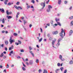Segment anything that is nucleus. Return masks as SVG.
Wrapping results in <instances>:
<instances>
[{"instance_id":"nucleus-33","label":"nucleus","mask_w":73,"mask_h":73,"mask_svg":"<svg viewBox=\"0 0 73 73\" xmlns=\"http://www.w3.org/2000/svg\"><path fill=\"white\" fill-rule=\"evenodd\" d=\"M14 7L15 8L17 9H18V7H17L16 5H14Z\"/></svg>"},{"instance_id":"nucleus-54","label":"nucleus","mask_w":73,"mask_h":73,"mask_svg":"<svg viewBox=\"0 0 73 73\" xmlns=\"http://www.w3.org/2000/svg\"><path fill=\"white\" fill-rule=\"evenodd\" d=\"M67 72V70H66L64 72V73H66Z\"/></svg>"},{"instance_id":"nucleus-15","label":"nucleus","mask_w":73,"mask_h":73,"mask_svg":"<svg viewBox=\"0 0 73 73\" xmlns=\"http://www.w3.org/2000/svg\"><path fill=\"white\" fill-rule=\"evenodd\" d=\"M43 73H48V72H47V71L46 70H44ZM50 73H52V72H51Z\"/></svg>"},{"instance_id":"nucleus-14","label":"nucleus","mask_w":73,"mask_h":73,"mask_svg":"<svg viewBox=\"0 0 73 73\" xmlns=\"http://www.w3.org/2000/svg\"><path fill=\"white\" fill-rule=\"evenodd\" d=\"M4 47V44H0V48H3Z\"/></svg>"},{"instance_id":"nucleus-48","label":"nucleus","mask_w":73,"mask_h":73,"mask_svg":"<svg viewBox=\"0 0 73 73\" xmlns=\"http://www.w3.org/2000/svg\"><path fill=\"white\" fill-rule=\"evenodd\" d=\"M38 72L39 73H41V72H42V70H38Z\"/></svg>"},{"instance_id":"nucleus-28","label":"nucleus","mask_w":73,"mask_h":73,"mask_svg":"<svg viewBox=\"0 0 73 73\" xmlns=\"http://www.w3.org/2000/svg\"><path fill=\"white\" fill-rule=\"evenodd\" d=\"M63 69H64V67H61L60 68V70H61L62 72V70H63Z\"/></svg>"},{"instance_id":"nucleus-7","label":"nucleus","mask_w":73,"mask_h":73,"mask_svg":"<svg viewBox=\"0 0 73 73\" xmlns=\"http://www.w3.org/2000/svg\"><path fill=\"white\" fill-rule=\"evenodd\" d=\"M14 47H13V45H12L11 47H9V50H11L12 49H13Z\"/></svg>"},{"instance_id":"nucleus-8","label":"nucleus","mask_w":73,"mask_h":73,"mask_svg":"<svg viewBox=\"0 0 73 73\" xmlns=\"http://www.w3.org/2000/svg\"><path fill=\"white\" fill-rule=\"evenodd\" d=\"M53 35H57L58 33V31H54L52 32Z\"/></svg>"},{"instance_id":"nucleus-16","label":"nucleus","mask_w":73,"mask_h":73,"mask_svg":"<svg viewBox=\"0 0 73 73\" xmlns=\"http://www.w3.org/2000/svg\"><path fill=\"white\" fill-rule=\"evenodd\" d=\"M29 48L30 50H32L33 49V48H32L31 46H29Z\"/></svg>"},{"instance_id":"nucleus-35","label":"nucleus","mask_w":73,"mask_h":73,"mask_svg":"<svg viewBox=\"0 0 73 73\" xmlns=\"http://www.w3.org/2000/svg\"><path fill=\"white\" fill-rule=\"evenodd\" d=\"M22 64H23V65L24 67L25 68H26V67H27V66H26L25 64H24V63L23 62H22Z\"/></svg>"},{"instance_id":"nucleus-13","label":"nucleus","mask_w":73,"mask_h":73,"mask_svg":"<svg viewBox=\"0 0 73 73\" xmlns=\"http://www.w3.org/2000/svg\"><path fill=\"white\" fill-rule=\"evenodd\" d=\"M8 1V0H5L4 1V4H5V5H7V2Z\"/></svg>"},{"instance_id":"nucleus-1","label":"nucleus","mask_w":73,"mask_h":73,"mask_svg":"<svg viewBox=\"0 0 73 73\" xmlns=\"http://www.w3.org/2000/svg\"><path fill=\"white\" fill-rule=\"evenodd\" d=\"M64 33V36H65V31H64V30L63 29H61V32L59 34L60 36L61 37V40H62V39L64 38V35L62 34L63 33Z\"/></svg>"},{"instance_id":"nucleus-21","label":"nucleus","mask_w":73,"mask_h":73,"mask_svg":"<svg viewBox=\"0 0 73 73\" xmlns=\"http://www.w3.org/2000/svg\"><path fill=\"white\" fill-rule=\"evenodd\" d=\"M7 17L8 19H11L12 18V16H7Z\"/></svg>"},{"instance_id":"nucleus-63","label":"nucleus","mask_w":73,"mask_h":73,"mask_svg":"<svg viewBox=\"0 0 73 73\" xmlns=\"http://www.w3.org/2000/svg\"><path fill=\"white\" fill-rule=\"evenodd\" d=\"M0 68H1V69L3 68V66L0 65Z\"/></svg>"},{"instance_id":"nucleus-3","label":"nucleus","mask_w":73,"mask_h":73,"mask_svg":"<svg viewBox=\"0 0 73 73\" xmlns=\"http://www.w3.org/2000/svg\"><path fill=\"white\" fill-rule=\"evenodd\" d=\"M48 9H47V12H49V11H50V9L52 8V6L50 5H48Z\"/></svg>"},{"instance_id":"nucleus-10","label":"nucleus","mask_w":73,"mask_h":73,"mask_svg":"<svg viewBox=\"0 0 73 73\" xmlns=\"http://www.w3.org/2000/svg\"><path fill=\"white\" fill-rule=\"evenodd\" d=\"M33 61L32 60H31L29 61V63L30 65H32L33 64Z\"/></svg>"},{"instance_id":"nucleus-57","label":"nucleus","mask_w":73,"mask_h":73,"mask_svg":"<svg viewBox=\"0 0 73 73\" xmlns=\"http://www.w3.org/2000/svg\"><path fill=\"white\" fill-rule=\"evenodd\" d=\"M49 40H52V38L51 37H50L49 38Z\"/></svg>"},{"instance_id":"nucleus-4","label":"nucleus","mask_w":73,"mask_h":73,"mask_svg":"<svg viewBox=\"0 0 73 73\" xmlns=\"http://www.w3.org/2000/svg\"><path fill=\"white\" fill-rule=\"evenodd\" d=\"M41 5H42V6H43L42 8V9H43L45 6V3L44 2V3H41Z\"/></svg>"},{"instance_id":"nucleus-49","label":"nucleus","mask_w":73,"mask_h":73,"mask_svg":"<svg viewBox=\"0 0 73 73\" xmlns=\"http://www.w3.org/2000/svg\"><path fill=\"white\" fill-rule=\"evenodd\" d=\"M50 23L51 24H53V21H51Z\"/></svg>"},{"instance_id":"nucleus-55","label":"nucleus","mask_w":73,"mask_h":73,"mask_svg":"<svg viewBox=\"0 0 73 73\" xmlns=\"http://www.w3.org/2000/svg\"><path fill=\"white\" fill-rule=\"evenodd\" d=\"M8 13V15H11V14L12 13V12H9Z\"/></svg>"},{"instance_id":"nucleus-41","label":"nucleus","mask_w":73,"mask_h":73,"mask_svg":"<svg viewBox=\"0 0 73 73\" xmlns=\"http://www.w3.org/2000/svg\"><path fill=\"white\" fill-rule=\"evenodd\" d=\"M31 7V6L29 5H28L27 7V9H28L29 8Z\"/></svg>"},{"instance_id":"nucleus-37","label":"nucleus","mask_w":73,"mask_h":73,"mask_svg":"<svg viewBox=\"0 0 73 73\" xmlns=\"http://www.w3.org/2000/svg\"><path fill=\"white\" fill-rule=\"evenodd\" d=\"M2 21L3 24H4V23H5V21L4 20V19H3Z\"/></svg>"},{"instance_id":"nucleus-36","label":"nucleus","mask_w":73,"mask_h":73,"mask_svg":"<svg viewBox=\"0 0 73 73\" xmlns=\"http://www.w3.org/2000/svg\"><path fill=\"white\" fill-rule=\"evenodd\" d=\"M22 70L23 71H25V67H22Z\"/></svg>"},{"instance_id":"nucleus-18","label":"nucleus","mask_w":73,"mask_h":73,"mask_svg":"<svg viewBox=\"0 0 73 73\" xmlns=\"http://www.w3.org/2000/svg\"><path fill=\"white\" fill-rule=\"evenodd\" d=\"M55 20L56 22L57 23H58V21H60V19H56Z\"/></svg>"},{"instance_id":"nucleus-31","label":"nucleus","mask_w":73,"mask_h":73,"mask_svg":"<svg viewBox=\"0 0 73 73\" xmlns=\"http://www.w3.org/2000/svg\"><path fill=\"white\" fill-rule=\"evenodd\" d=\"M70 25L71 26H72L73 25V21H72L71 22Z\"/></svg>"},{"instance_id":"nucleus-23","label":"nucleus","mask_w":73,"mask_h":73,"mask_svg":"<svg viewBox=\"0 0 73 73\" xmlns=\"http://www.w3.org/2000/svg\"><path fill=\"white\" fill-rule=\"evenodd\" d=\"M13 35L15 36H17V34L15 33H14L13 34Z\"/></svg>"},{"instance_id":"nucleus-62","label":"nucleus","mask_w":73,"mask_h":73,"mask_svg":"<svg viewBox=\"0 0 73 73\" xmlns=\"http://www.w3.org/2000/svg\"><path fill=\"white\" fill-rule=\"evenodd\" d=\"M69 19H73V16H72L69 17Z\"/></svg>"},{"instance_id":"nucleus-50","label":"nucleus","mask_w":73,"mask_h":73,"mask_svg":"<svg viewBox=\"0 0 73 73\" xmlns=\"http://www.w3.org/2000/svg\"><path fill=\"white\" fill-rule=\"evenodd\" d=\"M16 4L17 5H19V2H17V3H16Z\"/></svg>"},{"instance_id":"nucleus-24","label":"nucleus","mask_w":73,"mask_h":73,"mask_svg":"<svg viewBox=\"0 0 73 73\" xmlns=\"http://www.w3.org/2000/svg\"><path fill=\"white\" fill-rule=\"evenodd\" d=\"M0 11L2 12H3V13H4V9H1V11Z\"/></svg>"},{"instance_id":"nucleus-40","label":"nucleus","mask_w":73,"mask_h":73,"mask_svg":"<svg viewBox=\"0 0 73 73\" xmlns=\"http://www.w3.org/2000/svg\"><path fill=\"white\" fill-rule=\"evenodd\" d=\"M6 68H7V69H8V68H9V65L8 64H7V65L6 67Z\"/></svg>"},{"instance_id":"nucleus-42","label":"nucleus","mask_w":73,"mask_h":73,"mask_svg":"<svg viewBox=\"0 0 73 73\" xmlns=\"http://www.w3.org/2000/svg\"><path fill=\"white\" fill-rule=\"evenodd\" d=\"M31 1L32 3H33V4H35V1H34V0H32Z\"/></svg>"},{"instance_id":"nucleus-45","label":"nucleus","mask_w":73,"mask_h":73,"mask_svg":"<svg viewBox=\"0 0 73 73\" xmlns=\"http://www.w3.org/2000/svg\"><path fill=\"white\" fill-rule=\"evenodd\" d=\"M6 58H7V57L6 56H3V59H5Z\"/></svg>"},{"instance_id":"nucleus-6","label":"nucleus","mask_w":73,"mask_h":73,"mask_svg":"<svg viewBox=\"0 0 73 73\" xmlns=\"http://www.w3.org/2000/svg\"><path fill=\"white\" fill-rule=\"evenodd\" d=\"M29 53L32 55L33 57H34L35 55H34V54L33 53V52L31 50H29Z\"/></svg>"},{"instance_id":"nucleus-44","label":"nucleus","mask_w":73,"mask_h":73,"mask_svg":"<svg viewBox=\"0 0 73 73\" xmlns=\"http://www.w3.org/2000/svg\"><path fill=\"white\" fill-rule=\"evenodd\" d=\"M22 9V8L21 7H18V9Z\"/></svg>"},{"instance_id":"nucleus-46","label":"nucleus","mask_w":73,"mask_h":73,"mask_svg":"<svg viewBox=\"0 0 73 73\" xmlns=\"http://www.w3.org/2000/svg\"><path fill=\"white\" fill-rule=\"evenodd\" d=\"M5 50H6V51H7L8 49H7V47H5Z\"/></svg>"},{"instance_id":"nucleus-43","label":"nucleus","mask_w":73,"mask_h":73,"mask_svg":"<svg viewBox=\"0 0 73 73\" xmlns=\"http://www.w3.org/2000/svg\"><path fill=\"white\" fill-rule=\"evenodd\" d=\"M9 13V12H8V10H7L6 11V13H7V15H8Z\"/></svg>"},{"instance_id":"nucleus-22","label":"nucleus","mask_w":73,"mask_h":73,"mask_svg":"<svg viewBox=\"0 0 73 73\" xmlns=\"http://www.w3.org/2000/svg\"><path fill=\"white\" fill-rule=\"evenodd\" d=\"M5 44L6 45H8V41H5Z\"/></svg>"},{"instance_id":"nucleus-27","label":"nucleus","mask_w":73,"mask_h":73,"mask_svg":"<svg viewBox=\"0 0 73 73\" xmlns=\"http://www.w3.org/2000/svg\"><path fill=\"white\" fill-rule=\"evenodd\" d=\"M73 61L72 60H71L70 62V64H73Z\"/></svg>"},{"instance_id":"nucleus-39","label":"nucleus","mask_w":73,"mask_h":73,"mask_svg":"<svg viewBox=\"0 0 73 73\" xmlns=\"http://www.w3.org/2000/svg\"><path fill=\"white\" fill-rule=\"evenodd\" d=\"M58 66H60V64L59 63H58L57 64Z\"/></svg>"},{"instance_id":"nucleus-56","label":"nucleus","mask_w":73,"mask_h":73,"mask_svg":"<svg viewBox=\"0 0 73 73\" xmlns=\"http://www.w3.org/2000/svg\"><path fill=\"white\" fill-rule=\"evenodd\" d=\"M15 44L16 45H19V43H17V42H16L15 43Z\"/></svg>"},{"instance_id":"nucleus-5","label":"nucleus","mask_w":73,"mask_h":73,"mask_svg":"<svg viewBox=\"0 0 73 73\" xmlns=\"http://www.w3.org/2000/svg\"><path fill=\"white\" fill-rule=\"evenodd\" d=\"M59 58H60V60H61V61H64V60H65V59L64 58L62 59V55H59Z\"/></svg>"},{"instance_id":"nucleus-51","label":"nucleus","mask_w":73,"mask_h":73,"mask_svg":"<svg viewBox=\"0 0 73 73\" xmlns=\"http://www.w3.org/2000/svg\"><path fill=\"white\" fill-rule=\"evenodd\" d=\"M21 52H24V50L23 49L21 50Z\"/></svg>"},{"instance_id":"nucleus-2","label":"nucleus","mask_w":73,"mask_h":73,"mask_svg":"<svg viewBox=\"0 0 73 73\" xmlns=\"http://www.w3.org/2000/svg\"><path fill=\"white\" fill-rule=\"evenodd\" d=\"M12 39V37H11L10 38V39L9 40V41L11 44H12V43H13V42H15V39Z\"/></svg>"},{"instance_id":"nucleus-26","label":"nucleus","mask_w":73,"mask_h":73,"mask_svg":"<svg viewBox=\"0 0 73 73\" xmlns=\"http://www.w3.org/2000/svg\"><path fill=\"white\" fill-rule=\"evenodd\" d=\"M3 56L4 54H3V53H2L1 54L0 57H3Z\"/></svg>"},{"instance_id":"nucleus-58","label":"nucleus","mask_w":73,"mask_h":73,"mask_svg":"<svg viewBox=\"0 0 73 73\" xmlns=\"http://www.w3.org/2000/svg\"><path fill=\"white\" fill-rule=\"evenodd\" d=\"M13 51H12H12H11V52H10V53H11V54H13Z\"/></svg>"},{"instance_id":"nucleus-9","label":"nucleus","mask_w":73,"mask_h":73,"mask_svg":"<svg viewBox=\"0 0 73 73\" xmlns=\"http://www.w3.org/2000/svg\"><path fill=\"white\" fill-rule=\"evenodd\" d=\"M72 33H73V31L71 30L69 32V36H71Z\"/></svg>"},{"instance_id":"nucleus-25","label":"nucleus","mask_w":73,"mask_h":73,"mask_svg":"<svg viewBox=\"0 0 73 73\" xmlns=\"http://www.w3.org/2000/svg\"><path fill=\"white\" fill-rule=\"evenodd\" d=\"M61 2V0H58V4H60Z\"/></svg>"},{"instance_id":"nucleus-11","label":"nucleus","mask_w":73,"mask_h":73,"mask_svg":"<svg viewBox=\"0 0 73 73\" xmlns=\"http://www.w3.org/2000/svg\"><path fill=\"white\" fill-rule=\"evenodd\" d=\"M60 69H57L55 70V72L56 73H58V72L60 71Z\"/></svg>"},{"instance_id":"nucleus-29","label":"nucleus","mask_w":73,"mask_h":73,"mask_svg":"<svg viewBox=\"0 0 73 73\" xmlns=\"http://www.w3.org/2000/svg\"><path fill=\"white\" fill-rule=\"evenodd\" d=\"M56 46H60V43L58 42L57 44H56Z\"/></svg>"},{"instance_id":"nucleus-64","label":"nucleus","mask_w":73,"mask_h":73,"mask_svg":"<svg viewBox=\"0 0 73 73\" xmlns=\"http://www.w3.org/2000/svg\"><path fill=\"white\" fill-rule=\"evenodd\" d=\"M11 5V3H9L7 4V5Z\"/></svg>"},{"instance_id":"nucleus-30","label":"nucleus","mask_w":73,"mask_h":73,"mask_svg":"<svg viewBox=\"0 0 73 73\" xmlns=\"http://www.w3.org/2000/svg\"><path fill=\"white\" fill-rule=\"evenodd\" d=\"M57 25H59V26H61V23H60L57 22Z\"/></svg>"},{"instance_id":"nucleus-17","label":"nucleus","mask_w":73,"mask_h":73,"mask_svg":"<svg viewBox=\"0 0 73 73\" xmlns=\"http://www.w3.org/2000/svg\"><path fill=\"white\" fill-rule=\"evenodd\" d=\"M55 43V41H54V40H52V45H54Z\"/></svg>"},{"instance_id":"nucleus-32","label":"nucleus","mask_w":73,"mask_h":73,"mask_svg":"<svg viewBox=\"0 0 73 73\" xmlns=\"http://www.w3.org/2000/svg\"><path fill=\"white\" fill-rule=\"evenodd\" d=\"M18 44H21V41H20L19 40H18Z\"/></svg>"},{"instance_id":"nucleus-19","label":"nucleus","mask_w":73,"mask_h":73,"mask_svg":"<svg viewBox=\"0 0 73 73\" xmlns=\"http://www.w3.org/2000/svg\"><path fill=\"white\" fill-rule=\"evenodd\" d=\"M39 62V60H38V59H36V62L37 64H38V62Z\"/></svg>"},{"instance_id":"nucleus-34","label":"nucleus","mask_w":73,"mask_h":73,"mask_svg":"<svg viewBox=\"0 0 73 73\" xmlns=\"http://www.w3.org/2000/svg\"><path fill=\"white\" fill-rule=\"evenodd\" d=\"M57 25H57L56 24H54L53 25L54 28H55V27H56V26H57Z\"/></svg>"},{"instance_id":"nucleus-60","label":"nucleus","mask_w":73,"mask_h":73,"mask_svg":"<svg viewBox=\"0 0 73 73\" xmlns=\"http://www.w3.org/2000/svg\"><path fill=\"white\" fill-rule=\"evenodd\" d=\"M32 25L31 24H30L29 25V27H30V28H31V27H32Z\"/></svg>"},{"instance_id":"nucleus-12","label":"nucleus","mask_w":73,"mask_h":73,"mask_svg":"<svg viewBox=\"0 0 73 73\" xmlns=\"http://www.w3.org/2000/svg\"><path fill=\"white\" fill-rule=\"evenodd\" d=\"M22 20L23 21H24V24L25 25V23H27V21H25V20H24V19H22Z\"/></svg>"},{"instance_id":"nucleus-38","label":"nucleus","mask_w":73,"mask_h":73,"mask_svg":"<svg viewBox=\"0 0 73 73\" xmlns=\"http://www.w3.org/2000/svg\"><path fill=\"white\" fill-rule=\"evenodd\" d=\"M42 40V38H41L39 40V42H41Z\"/></svg>"},{"instance_id":"nucleus-59","label":"nucleus","mask_w":73,"mask_h":73,"mask_svg":"<svg viewBox=\"0 0 73 73\" xmlns=\"http://www.w3.org/2000/svg\"><path fill=\"white\" fill-rule=\"evenodd\" d=\"M46 25H47V26H48V27H49V26H50V24L49 23L47 24Z\"/></svg>"},{"instance_id":"nucleus-47","label":"nucleus","mask_w":73,"mask_h":73,"mask_svg":"<svg viewBox=\"0 0 73 73\" xmlns=\"http://www.w3.org/2000/svg\"><path fill=\"white\" fill-rule=\"evenodd\" d=\"M40 32H41V33H42L43 32L42 31V29H41V28H40Z\"/></svg>"},{"instance_id":"nucleus-52","label":"nucleus","mask_w":73,"mask_h":73,"mask_svg":"<svg viewBox=\"0 0 73 73\" xmlns=\"http://www.w3.org/2000/svg\"><path fill=\"white\" fill-rule=\"evenodd\" d=\"M25 61H26V62H27V61H28V58L26 59Z\"/></svg>"},{"instance_id":"nucleus-20","label":"nucleus","mask_w":73,"mask_h":73,"mask_svg":"<svg viewBox=\"0 0 73 73\" xmlns=\"http://www.w3.org/2000/svg\"><path fill=\"white\" fill-rule=\"evenodd\" d=\"M61 40H62V39H61V38H60L58 39V42L60 43V41H61Z\"/></svg>"},{"instance_id":"nucleus-53","label":"nucleus","mask_w":73,"mask_h":73,"mask_svg":"<svg viewBox=\"0 0 73 73\" xmlns=\"http://www.w3.org/2000/svg\"><path fill=\"white\" fill-rule=\"evenodd\" d=\"M68 3V2L66 1H64V4H67V3Z\"/></svg>"},{"instance_id":"nucleus-61","label":"nucleus","mask_w":73,"mask_h":73,"mask_svg":"<svg viewBox=\"0 0 73 73\" xmlns=\"http://www.w3.org/2000/svg\"><path fill=\"white\" fill-rule=\"evenodd\" d=\"M3 53H4L5 54H6L7 52H6V51H4L3 52Z\"/></svg>"}]
</instances>
